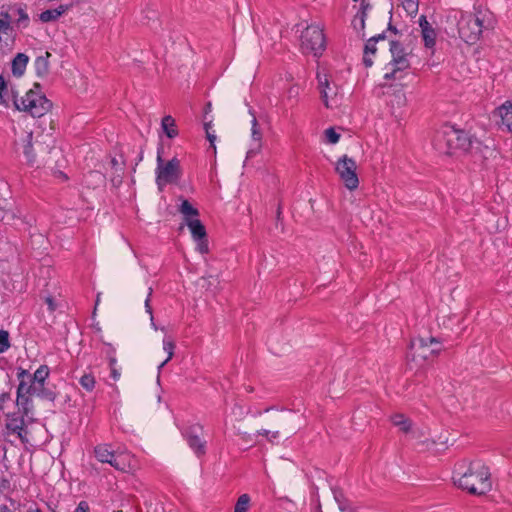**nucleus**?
I'll return each mask as SVG.
<instances>
[{
	"mask_svg": "<svg viewBox=\"0 0 512 512\" xmlns=\"http://www.w3.org/2000/svg\"><path fill=\"white\" fill-rule=\"evenodd\" d=\"M32 132L21 130L16 132L15 146L17 149H22L29 165H34L35 155L32 151Z\"/></svg>",
	"mask_w": 512,
	"mask_h": 512,
	"instance_id": "2eb2a0df",
	"label": "nucleus"
},
{
	"mask_svg": "<svg viewBox=\"0 0 512 512\" xmlns=\"http://www.w3.org/2000/svg\"><path fill=\"white\" fill-rule=\"evenodd\" d=\"M2 219H3V215H2V213L0 212V220H2Z\"/></svg>",
	"mask_w": 512,
	"mask_h": 512,
	"instance_id": "69168bd1",
	"label": "nucleus"
},
{
	"mask_svg": "<svg viewBox=\"0 0 512 512\" xmlns=\"http://www.w3.org/2000/svg\"><path fill=\"white\" fill-rule=\"evenodd\" d=\"M419 26L421 28V35L427 48H433L436 42V32L432 25L428 22L426 16L422 15L419 18Z\"/></svg>",
	"mask_w": 512,
	"mask_h": 512,
	"instance_id": "6ab92c4d",
	"label": "nucleus"
},
{
	"mask_svg": "<svg viewBox=\"0 0 512 512\" xmlns=\"http://www.w3.org/2000/svg\"><path fill=\"white\" fill-rule=\"evenodd\" d=\"M289 93H290V95H297L298 94V89L293 87V88H291L289 90Z\"/></svg>",
	"mask_w": 512,
	"mask_h": 512,
	"instance_id": "864d4df0",
	"label": "nucleus"
},
{
	"mask_svg": "<svg viewBox=\"0 0 512 512\" xmlns=\"http://www.w3.org/2000/svg\"><path fill=\"white\" fill-rule=\"evenodd\" d=\"M370 9V3L366 0H361L360 8L352 20L354 30L361 36V38L365 37V20Z\"/></svg>",
	"mask_w": 512,
	"mask_h": 512,
	"instance_id": "f3484780",
	"label": "nucleus"
},
{
	"mask_svg": "<svg viewBox=\"0 0 512 512\" xmlns=\"http://www.w3.org/2000/svg\"><path fill=\"white\" fill-rule=\"evenodd\" d=\"M16 12L18 14L17 23L18 25H23L24 27H27L29 24V16L22 7H18L16 9Z\"/></svg>",
	"mask_w": 512,
	"mask_h": 512,
	"instance_id": "ea45409f",
	"label": "nucleus"
},
{
	"mask_svg": "<svg viewBox=\"0 0 512 512\" xmlns=\"http://www.w3.org/2000/svg\"><path fill=\"white\" fill-rule=\"evenodd\" d=\"M204 129L206 131V137H207L208 141L210 142V145L215 150L216 149V147H215L216 135H215L214 131H211V129H212V122L211 121L205 122Z\"/></svg>",
	"mask_w": 512,
	"mask_h": 512,
	"instance_id": "4c0bfd02",
	"label": "nucleus"
},
{
	"mask_svg": "<svg viewBox=\"0 0 512 512\" xmlns=\"http://www.w3.org/2000/svg\"><path fill=\"white\" fill-rule=\"evenodd\" d=\"M472 145V139L462 130L453 126H444L437 135L436 147L445 154L452 155L457 150L466 152Z\"/></svg>",
	"mask_w": 512,
	"mask_h": 512,
	"instance_id": "39448f33",
	"label": "nucleus"
},
{
	"mask_svg": "<svg viewBox=\"0 0 512 512\" xmlns=\"http://www.w3.org/2000/svg\"><path fill=\"white\" fill-rule=\"evenodd\" d=\"M107 345L109 347L107 354L109 356V366H110V371H111V377L113 378L114 381H118L121 377V373L116 366L117 360L113 355V353L115 352V349L112 347L111 344H107Z\"/></svg>",
	"mask_w": 512,
	"mask_h": 512,
	"instance_id": "7c9ffc66",
	"label": "nucleus"
},
{
	"mask_svg": "<svg viewBox=\"0 0 512 512\" xmlns=\"http://www.w3.org/2000/svg\"><path fill=\"white\" fill-rule=\"evenodd\" d=\"M392 422L395 426L405 433L409 432L412 427L411 421L402 414H396L392 417Z\"/></svg>",
	"mask_w": 512,
	"mask_h": 512,
	"instance_id": "2f4dec72",
	"label": "nucleus"
},
{
	"mask_svg": "<svg viewBox=\"0 0 512 512\" xmlns=\"http://www.w3.org/2000/svg\"><path fill=\"white\" fill-rule=\"evenodd\" d=\"M317 79L324 105L327 108L337 107L339 104V87L330 81L326 74L317 73Z\"/></svg>",
	"mask_w": 512,
	"mask_h": 512,
	"instance_id": "ddd939ff",
	"label": "nucleus"
},
{
	"mask_svg": "<svg viewBox=\"0 0 512 512\" xmlns=\"http://www.w3.org/2000/svg\"><path fill=\"white\" fill-rule=\"evenodd\" d=\"M111 164H112V166H113L114 168H117V167L119 166V163H118L117 159H115V158H113V159L111 160Z\"/></svg>",
	"mask_w": 512,
	"mask_h": 512,
	"instance_id": "6e6d98bb",
	"label": "nucleus"
},
{
	"mask_svg": "<svg viewBox=\"0 0 512 512\" xmlns=\"http://www.w3.org/2000/svg\"><path fill=\"white\" fill-rule=\"evenodd\" d=\"M7 488V481L1 480L0 481V492Z\"/></svg>",
	"mask_w": 512,
	"mask_h": 512,
	"instance_id": "09e8293b",
	"label": "nucleus"
},
{
	"mask_svg": "<svg viewBox=\"0 0 512 512\" xmlns=\"http://www.w3.org/2000/svg\"><path fill=\"white\" fill-rule=\"evenodd\" d=\"M356 170V162L347 155H343L335 164L336 173L339 175L344 186L350 191L357 189L359 186V179Z\"/></svg>",
	"mask_w": 512,
	"mask_h": 512,
	"instance_id": "f8f14e48",
	"label": "nucleus"
},
{
	"mask_svg": "<svg viewBox=\"0 0 512 512\" xmlns=\"http://www.w3.org/2000/svg\"><path fill=\"white\" fill-rule=\"evenodd\" d=\"M251 124H252L251 137H252V140L254 141L255 145L248 150L247 156H246L247 158L253 157L257 153H259L262 148V132L259 129V125H258V122H257V119L255 116H253Z\"/></svg>",
	"mask_w": 512,
	"mask_h": 512,
	"instance_id": "aec40b11",
	"label": "nucleus"
},
{
	"mask_svg": "<svg viewBox=\"0 0 512 512\" xmlns=\"http://www.w3.org/2000/svg\"><path fill=\"white\" fill-rule=\"evenodd\" d=\"M211 110H212V105H211V103L209 102V103H207V105H206L205 113H209V112H211Z\"/></svg>",
	"mask_w": 512,
	"mask_h": 512,
	"instance_id": "5fc2aeb1",
	"label": "nucleus"
},
{
	"mask_svg": "<svg viewBox=\"0 0 512 512\" xmlns=\"http://www.w3.org/2000/svg\"><path fill=\"white\" fill-rule=\"evenodd\" d=\"M178 211L183 217L185 225H188L190 221H196L199 219V211L195 208L187 199H182Z\"/></svg>",
	"mask_w": 512,
	"mask_h": 512,
	"instance_id": "412c9836",
	"label": "nucleus"
},
{
	"mask_svg": "<svg viewBox=\"0 0 512 512\" xmlns=\"http://www.w3.org/2000/svg\"><path fill=\"white\" fill-rule=\"evenodd\" d=\"M239 435H241L244 440H247L250 436L248 433H239Z\"/></svg>",
	"mask_w": 512,
	"mask_h": 512,
	"instance_id": "bf43d9fd",
	"label": "nucleus"
},
{
	"mask_svg": "<svg viewBox=\"0 0 512 512\" xmlns=\"http://www.w3.org/2000/svg\"><path fill=\"white\" fill-rule=\"evenodd\" d=\"M334 498H335V499H336V501L338 502V498H337L336 493L334 494Z\"/></svg>",
	"mask_w": 512,
	"mask_h": 512,
	"instance_id": "e2e57ef3",
	"label": "nucleus"
},
{
	"mask_svg": "<svg viewBox=\"0 0 512 512\" xmlns=\"http://www.w3.org/2000/svg\"><path fill=\"white\" fill-rule=\"evenodd\" d=\"M363 63L366 67H371L373 65L372 59L369 57V54L364 53Z\"/></svg>",
	"mask_w": 512,
	"mask_h": 512,
	"instance_id": "a18cd8bd",
	"label": "nucleus"
},
{
	"mask_svg": "<svg viewBox=\"0 0 512 512\" xmlns=\"http://www.w3.org/2000/svg\"><path fill=\"white\" fill-rule=\"evenodd\" d=\"M9 334L7 331H0V353L6 351L9 348Z\"/></svg>",
	"mask_w": 512,
	"mask_h": 512,
	"instance_id": "37998d69",
	"label": "nucleus"
},
{
	"mask_svg": "<svg viewBox=\"0 0 512 512\" xmlns=\"http://www.w3.org/2000/svg\"><path fill=\"white\" fill-rule=\"evenodd\" d=\"M51 53L45 52L44 55L35 59L34 66L38 77H45L49 73V58Z\"/></svg>",
	"mask_w": 512,
	"mask_h": 512,
	"instance_id": "a878e982",
	"label": "nucleus"
},
{
	"mask_svg": "<svg viewBox=\"0 0 512 512\" xmlns=\"http://www.w3.org/2000/svg\"><path fill=\"white\" fill-rule=\"evenodd\" d=\"M30 512H41L39 509H36L34 511H30Z\"/></svg>",
	"mask_w": 512,
	"mask_h": 512,
	"instance_id": "0e129e2a",
	"label": "nucleus"
},
{
	"mask_svg": "<svg viewBox=\"0 0 512 512\" xmlns=\"http://www.w3.org/2000/svg\"><path fill=\"white\" fill-rule=\"evenodd\" d=\"M12 30L13 27L11 24L3 23L0 21V58H2L4 55L12 51V48L7 43H2V35H7Z\"/></svg>",
	"mask_w": 512,
	"mask_h": 512,
	"instance_id": "c756f323",
	"label": "nucleus"
},
{
	"mask_svg": "<svg viewBox=\"0 0 512 512\" xmlns=\"http://www.w3.org/2000/svg\"><path fill=\"white\" fill-rule=\"evenodd\" d=\"M6 91V81L2 75H0V93H4Z\"/></svg>",
	"mask_w": 512,
	"mask_h": 512,
	"instance_id": "49530a36",
	"label": "nucleus"
},
{
	"mask_svg": "<svg viewBox=\"0 0 512 512\" xmlns=\"http://www.w3.org/2000/svg\"><path fill=\"white\" fill-rule=\"evenodd\" d=\"M46 303L48 304L49 309H50L51 311H54V310H55L56 306H55V303H54V301H53V299H52L51 297H47V298H46Z\"/></svg>",
	"mask_w": 512,
	"mask_h": 512,
	"instance_id": "de8ad7c7",
	"label": "nucleus"
},
{
	"mask_svg": "<svg viewBox=\"0 0 512 512\" xmlns=\"http://www.w3.org/2000/svg\"><path fill=\"white\" fill-rule=\"evenodd\" d=\"M0 21L3 23L11 24V16L8 12L2 11L0 13Z\"/></svg>",
	"mask_w": 512,
	"mask_h": 512,
	"instance_id": "c03bdc74",
	"label": "nucleus"
},
{
	"mask_svg": "<svg viewBox=\"0 0 512 512\" xmlns=\"http://www.w3.org/2000/svg\"><path fill=\"white\" fill-rule=\"evenodd\" d=\"M385 39V36L383 33H380L378 35H375V36H372L371 38H369L366 42V45H365V48H364V53L365 54H374L376 52V43L379 41V40H384Z\"/></svg>",
	"mask_w": 512,
	"mask_h": 512,
	"instance_id": "473e14b6",
	"label": "nucleus"
},
{
	"mask_svg": "<svg viewBox=\"0 0 512 512\" xmlns=\"http://www.w3.org/2000/svg\"><path fill=\"white\" fill-rule=\"evenodd\" d=\"M29 57L24 53H18L12 61V73L16 77H21L28 64Z\"/></svg>",
	"mask_w": 512,
	"mask_h": 512,
	"instance_id": "393cba45",
	"label": "nucleus"
},
{
	"mask_svg": "<svg viewBox=\"0 0 512 512\" xmlns=\"http://www.w3.org/2000/svg\"><path fill=\"white\" fill-rule=\"evenodd\" d=\"M453 480L457 487L474 495H484L492 489L489 468L480 460L471 461L467 466L460 465Z\"/></svg>",
	"mask_w": 512,
	"mask_h": 512,
	"instance_id": "f257e3e1",
	"label": "nucleus"
},
{
	"mask_svg": "<svg viewBox=\"0 0 512 512\" xmlns=\"http://www.w3.org/2000/svg\"><path fill=\"white\" fill-rule=\"evenodd\" d=\"M118 512H121V511H118Z\"/></svg>",
	"mask_w": 512,
	"mask_h": 512,
	"instance_id": "338daca9",
	"label": "nucleus"
},
{
	"mask_svg": "<svg viewBox=\"0 0 512 512\" xmlns=\"http://www.w3.org/2000/svg\"><path fill=\"white\" fill-rule=\"evenodd\" d=\"M491 16L488 12L478 11L475 14L462 15L458 22L460 37L468 44H475L485 29L491 27Z\"/></svg>",
	"mask_w": 512,
	"mask_h": 512,
	"instance_id": "20e7f679",
	"label": "nucleus"
},
{
	"mask_svg": "<svg viewBox=\"0 0 512 512\" xmlns=\"http://www.w3.org/2000/svg\"><path fill=\"white\" fill-rule=\"evenodd\" d=\"M79 382L87 391H92L95 387V378L91 374H84Z\"/></svg>",
	"mask_w": 512,
	"mask_h": 512,
	"instance_id": "c9c22d12",
	"label": "nucleus"
},
{
	"mask_svg": "<svg viewBox=\"0 0 512 512\" xmlns=\"http://www.w3.org/2000/svg\"><path fill=\"white\" fill-rule=\"evenodd\" d=\"M163 349L167 353V358L158 366L157 380L160 379L161 369L172 359L174 355L175 343L170 337H166L163 340Z\"/></svg>",
	"mask_w": 512,
	"mask_h": 512,
	"instance_id": "cd10ccee",
	"label": "nucleus"
},
{
	"mask_svg": "<svg viewBox=\"0 0 512 512\" xmlns=\"http://www.w3.org/2000/svg\"><path fill=\"white\" fill-rule=\"evenodd\" d=\"M112 183L114 185H119L121 183V177L119 176L118 178H113Z\"/></svg>",
	"mask_w": 512,
	"mask_h": 512,
	"instance_id": "603ef678",
	"label": "nucleus"
},
{
	"mask_svg": "<svg viewBox=\"0 0 512 512\" xmlns=\"http://www.w3.org/2000/svg\"><path fill=\"white\" fill-rule=\"evenodd\" d=\"M250 506V496L248 494H242L239 496L234 512H247Z\"/></svg>",
	"mask_w": 512,
	"mask_h": 512,
	"instance_id": "72a5a7b5",
	"label": "nucleus"
},
{
	"mask_svg": "<svg viewBox=\"0 0 512 512\" xmlns=\"http://www.w3.org/2000/svg\"><path fill=\"white\" fill-rule=\"evenodd\" d=\"M390 85L391 87H387L389 90L386 93L391 96V105L396 108L404 107L407 103V99L403 91V86L400 85L399 87L397 86L395 89H392L393 85Z\"/></svg>",
	"mask_w": 512,
	"mask_h": 512,
	"instance_id": "5701e85b",
	"label": "nucleus"
},
{
	"mask_svg": "<svg viewBox=\"0 0 512 512\" xmlns=\"http://www.w3.org/2000/svg\"><path fill=\"white\" fill-rule=\"evenodd\" d=\"M161 126L167 137L174 138L178 135L175 120L172 118V116L167 115L163 117Z\"/></svg>",
	"mask_w": 512,
	"mask_h": 512,
	"instance_id": "c85d7f7f",
	"label": "nucleus"
},
{
	"mask_svg": "<svg viewBox=\"0 0 512 512\" xmlns=\"http://www.w3.org/2000/svg\"><path fill=\"white\" fill-rule=\"evenodd\" d=\"M99 303H100V293H98L97 297H96L95 310L97 309V306L99 305Z\"/></svg>",
	"mask_w": 512,
	"mask_h": 512,
	"instance_id": "4d7b16f0",
	"label": "nucleus"
},
{
	"mask_svg": "<svg viewBox=\"0 0 512 512\" xmlns=\"http://www.w3.org/2000/svg\"><path fill=\"white\" fill-rule=\"evenodd\" d=\"M391 60L385 66L384 82L381 83L382 87H391L390 80L400 81L405 76V71L410 68L411 50L407 51L406 48L397 41L390 42Z\"/></svg>",
	"mask_w": 512,
	"mask_h": 512,
	"instance_id": "7ed1b4c3",
	"label": "nucleus"
},
{
	"mask_svg": "<svg viewBox=\"0 0 512 512\" xmlns=\"http://www.w3.org/2000/svg\"><path fill=\"white\" fill-rule=\"evenodd\" d=\"M15 107L20 110L29 113L32 117H42L47 114L52 103L39 92L30 90L25 96L21 98H14Z\"/></svg>",
	"mask_w": 512,
	"mask_h": 512,
	"instance_id": "0eeeda50",
	"label": "nucleus"
},
{
	"mask_svg": "<svg viewBox=\"0 0 512 512\" xmlns=\"http://www.w3.org/2000/svg\"><path fill=\"white\" fill-rule=\"evenodd\" d=\"M186 226L189 228L193 240L197 243V250L201 254H207L209 252L207 233L200 219L190 221Z\"/></svg>",
	"mask_w": 512,
	"mask_h": 512,
	"instance_id": "4468645a",
	"label": "nucleus"
},
{
	"mask_svg": "<svg viewBox=\"0 0 512 512\" xmlns=\"http://www.w3.org/2000/svg\"><path fill=\"white\" fill-rule=\"evenodd\" d=\"M235 409L239 410V414H240V415H243V412H242V408H241V407H235V408H234V410H235Z\"/></svg>",
	"mask_w": 512,
	"mask_h": 512,
	"instance_id": "680f3d73",
	"label": "nucleus"
},
{
	"mask_svg": "<svg viewBox=\"0 0 512 512\" xmlns=\"http://www.w3.org/2000/svg\"><path fill=\"white\" fill-rule=\"evenodd\" d=\"M499 114L501 117V125L508 131L512 132V104L502 105L499 108Z\"/></svg>",
	"mask_w": 512,
	"mask_h": 512,
	"instance_id": "bb28decb",
	"label": "nucleus"
},
{
	"mask_svg": "<svg viewBox=\"0 0 512 512\" xmlns=\"http://www.w3.org/2000/svg\"><path fill=\"white\" fill-rule=\"evenodd\" d=\"M95 457L102 463H108L119 471H127L131 467L132 457L129 454H115L107 444H100L94 449Z\"/></svg>",
	"mask_w": 512,
	"mask_h": 512,
	"instance_id": "9d476101",
	"label": "nucleus"
},
{
	"mask_svg": "<svg viewBox=\"0 0 512 512\" xmlns=\"http://www.w3.org/2000/svg\"><path fill=\"white\" fill-rule=\"evenodd\" d=\"M72 7L69 5H60L56 9L45 10L39 14V20L43 23H48L52 21H56L62 14L68 11Z\"/></svg>",
	"mask_w": 512,
	"mask_h": 512,
	"instance_id": "b1692460",
	"label": "nucleus"
},
{
	"mask_svg": "<svg viewBox=\"0 0 512 512\" xmlns=\"http://www.w3.org/2000/svg\"><path fill=\"white\" fill-rule=\"evenodd\" d=\"M219 281L217 278H214L213 276H203L199 279V285L202 288H205L206 290H210L212 287H214V290H217Z\"/></svg>",
	"mask_w": 512,
	"mask_h": 512,
	"instance_id": "f704fd0d",
	"label": "nucleus"
},
{
	"mask_svg": "<svg viewBox=\"0 0 512 512\" xmlns=\"http://www.w3.org/2000/svg\"><path fill=\"white\" fill-rule=\"evenodd\" d=\"M163 147L157 151L156 183L159 190L167 184L178 182L181 176L180 161L174 157L169 161L162 158Z\"/></svg>",
	"mask_w": 512,
	"mask_h": 512,
	"instance_id": "6e6552de",
	"label": "nucleus"
},
{
	"mask_svg": "<svg viewBox=\"0 0 512 512\" xmlns=\"http://www.w3.org/2000/svg\"><path fill=\"white\" fill-rule=\"evenodd\" d=\"M142 160H143V151H141L140 154H139L138 162H140Z\"/></svg>",
	"mask_w": 512,
	"mask_h": 512,
	"instance_id": "052dcab7",
	"label": "nucleus"
},
{
	"mask_svg": "<svg viewBox=\"0 0 512 512\" xmlns=\"http://www.w3.org/2000/svg\"><path fill=\"white\" fill-rule=\"evenodd\" d=\"M261 422L262 427L256 433L270 443L277 440L281 434L291 435L298 429L296 416L292 412L267 409L261 414Z\"/></svg>",
	"mask_w": 512,
	"mask_h": 512,
	"instance_id": "f03ea898",
	"label": "nucleus"
},
{
	"mask_svg": "<svg viewBox=\"0 0 512 512\" xmlns=\"http://www.w3.org/2000/svg\"><path fill=\"white\" fill-rule=\"evenodd\" d=\"M49 375V368L46 365L40 366L34 374H30L26 370H21L18 372V378L19 380L24 381H39V382H45Z\"/></svg>",
	"mask_w": 512,
	"mask_h": 512,
	"instance_id": "4be33fe9",
	"label": "nucleus"
},
{
	"mask_svg": "<svg viewBox=\"0 0 512 512\" xmlns=\"http://www.w3.org/2000/svg\"><path fill=\"white\" fill-rule=\"evenodd\" d=\"M442 350L441 341L435 337H418L410 343L408 358L421 365L430 357L437 356Z\"/></svg>",
	"mask_w": 512,
	"mask_h": 512,
	"instance_id": "423d86ee",
	"label": "nucleus"
},
{
	"mask_svg": "<svg viewBox=\"0 0 512 512\" xmlns=\"http://www.w3.org/2000/svg\"><path fill=\"white\" fill-rule=\"evenodd\" d=\"M0 512H11L6 506H0Z\"/></svg>",
	"mask_w": 512,
	"mask_h": 512,
	"instance_id": "13d9d810",
	"label": "nucleus"
},
{
	"mask_svg": "<svg viewBox=\"0 0 512 512\" xmlns=\"http://www.w3.org/2000/svg\"><path fill=\"white\" fill-rule=\"evenodd\" d=\"M325 137L328 143L336 144L340 139V134L335 131L334 128L330 127L325 130Z\"/></svg>",
	"mask_w": 512,
	"mask_h": 512,
	"instance_id": "58836bf2",
	"label": "nucleus"
},
{
	"mask_svg": "<svg viewBox=\"0 0 512 512\" xmlns=\"http://www.w3.org/2000/svg\"><path fill=\"white\" fill-rule=\"evenodd\" d=\"M198 431H201V428L191 429L189 431L187 435V443L197 457H202L206 453V441Z\"/></svg>",
	"mask_w": 512,
	"mask_h": 512,
	"instance_id": "a211bd4d",
	"label": "nucleus"
},
{
	"mask_svg": "<svg viewBox=\"0 0 512 512\" xmlns=\"http://www.w3.org/2000/svg\"><path fill=\"white\" fill-rule=\"evenodd\" d=\"M402 4L409 14H415L418 11V0H402Z\"/></svg>",
	"mask_w": 512,
	"mask_h": 512,
	"instance_id": "a19ab883",
	"label": "nucleus"
},
{
	"mask_svg": "<svg viewBox=\"0 0 512 512\" xmlns=\"http://www.w3.org/2000/svg\"><path fill=\"white\" fill-rule=\"evenodd\" d=\"M6 429L8 430L9 433L16 434L22 443L29 442V432L27 430L23 417L16 415L8 416L6 422Z\"/></svg>",
	"mask_w": 512,
	"mask_h": 512,
	"instance_id": "dca6fc26",
	"label": "nucleus"
},
{
	"mask_svg": "<svg viewBox=\"0 0 512 512\" xmlns=\"http://www.w3.org/2000/svg\"><path fill=\"white\" fill-rule=\"evenodd\" d=\"M44 387L45 382L20 380L16 403L24 415H28L33 408L31 397L36 396Z\"/></svg>",
	"mask_w": 512,
	"mask_h": 512,
	"instance_id": "9b49d317",
	"label": "nucleus"
},
{
	"mask_svg": "<svg viewBox=\"0 0 512 512\" xmlns=\"http://www.w3.org/2000/svg\"><path fill=\"white\" fill-rule=\"evenodd\" d=\"M5 93H0V104H5L6 103V100H5Z\"/></svg>",
	"mask_w": 512,
	"mask_h": 512,
	"instance_id": "3c124183",
	"label": "nucleus"
},
{
	"mask_svg": "<svg viewBox=\"0 0 512 512\" xmlns=\"http://www.w3.org/2000/svg\"><path fill=\"white\" fill-rule=\"evenodd\" d=\"M36 397H39V398H41L43 400H46V401H49V402H53L55 400V398H56V394L52 390L44 387L41 390V392H39L36 395Z\"/></svg>",
	"mask_w": 512,
	"mask_h": 512,
	"instance_id": "79ce46f5",
	"label": "nucleus"
},
{
	"mask_svg": "<svg viewBox=\"0 0 512 512\" xmlns=\"http://www.w3.org/2000/svg\"><path fill=\"white\" fill-rule=\"evenodd\" d=\"M152 291H153L152 288L148 287V289H147V297L145 299V309H146V312L150 315L151 326L156 330L157 326L154 323L152 307L150 305Z\"/></svg>",
	"mask_w": 512,
	"mask_h": 512,
	"instance_id": "e433bc0d",
	"label": "nucleus"
},
{
	"mask_svg": "<svg viewBox=\"0 0 512 512\" xmlns=\"http://www.w3.org/2000/svg\"><path fill=\"white\" fill-rule=\"evenodd\" d=\"M300 48L305 54L311 53L319 57L326 47V40L323 30L317 25L307 26L301 33Z\"/></svg>",
	"mask_w": 512,
	"mask_h": 512,
	"instance_id": "1a4fd4ad",
	"label": "nucleus"
},
{
	"mask_svg": "<svg viewBox=\"0 0 512 512\" xmlns=\"http://www.w3.org/2000/svg\"><path fill=\"white\" fill-rule=\"evenodd\" d=\"M338 512H351V511L349 509H347L343 504L339 503Z\"/></svg>",
	"mask_w": 512,
	"mask_h": 512,
	"instance_id": "8fccbe9b",
	"label": "nucleus"
}]
</instances>
